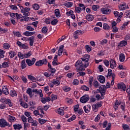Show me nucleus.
I'll list each match as a JSON object with an SVG mask.
<instances>
[{"mask_svg": "<svg viewBox=\"0 0 130 130\" xmlns=\"http://www.w3.org/2000/svg\"><path fill=\"white\" fill-rule=\"evenodd\" d=\"M8 121L10 122H14L16 121V117L12 116L11 115L8 116Z\"/></svg>", "mask_w": 130, "mask_h": 130, "instance_id": "nucleus-34", "label": "nucleus"}, {"mask_svg": "<svg viewBox=\"0 0 130 130\" xmlns=\"http://www.w3.org/2000/svg\"><path fill=\"white\" fill-rule=\"evenodd\" d=\"M9 30L7 28H3L2 27H0V32L1 34H5V33L8 32Z\"/></svg>", "mask_w": 130, "mask_h": 130, "instance_id": "nucleus-41", "label": "nucleus"}, {"mask_svg": "<svg viewBox=\"0 0 130 130\" xmlns=\"http://www.w3.org/2000/svg\"><path fill=\"white\" fill-rule=\"evenodd\" d=\"M35 61H36V58H32L31 60L30 59L25 60V62L28 67H32V66L35 63Z\"/></svg>", "mask_w": 130, "mask_h": 130, "instance_id": "nucleus-8", "label": "nucleus"}, {"mask_svg": "<svg viewBox=\"0 0 130 130\" xmlns=\"http://www.w3.org/2000/svg\"><path fill=\"white\" fill-rule=\"evenodd\" d=\"M75 34H77V35H83L84 34V31L81 30H77L75 31Z\"/></svg>", "mask_w": 130, "mask_h": 130, "instance_id": "nucleus-54", "label": "nucleus"}, {"mask_svg": "<svg viewBox=\"0 0 130 130\" xmlns=\"http://www.w3.org/2000/svg\"><path fill=\"white\" fill-rule=\"evenodd\" d=\"M86 20H87L88 22H92V21L94 20V17L91 14L87 15L86 16Z\"/></svg>", "mask_w": 130, "mask_h": 130, "instance_id": "nucleus-32", "label": "nucleus"}, {"mask_svg": "<svg viewBox=\"0 0 130 130\" xmlns=\"http://www.w3.org/2000/svg\"><path fill=\"white\" fill-rule=\"evenodd\" d=\"M57 23H58V20L56 19L53 20L51 22V25H52V26H55V25H56V24H57Z\"/></svg>", "mask_w": 130, "mask_h": 130, "instance_id": "nucleus-50", "label": "nucleus"}, {"mask_svg": "<svg viewBox=\"0 0 130 130\" xmlns=\"http://www.w3.org/2000/svg\"><path fill=\"white\" fill-rule=\"evenodd\" d=\"M57 113L60 115H63L64 114V111L62 109L59 108L57 110Z\"/></svg>", "mask_w": 130, "mask_h": 130, "instance_id": "nucleus-45", "label": "nucleus"}, {"mask_svg": "<svg viewBox=\"0 0 130 130\" xmlns=\"http://www.w3.org/2000/svg\"><path fill=\"white\" fill-rule=\"evenodd\" d=\"M12 33L14 36H15V37H17V38L22 37V35H21V32H20V31H13Z\"/></svg>", "mask_w": 130, "mask_h": 130, "instance_id": "nucleus-30", "label": "nucleus"}, {"mask_svg": "<svg viewBox=\"0 0 130 130\" xmlns=\"http://www.w3.org/2000/svg\"><path fill=\"white\" fill-rule=\"evenodd\" d=\"M48 68H49L48 69V72H51L52 73H55V72H56V69L52 68L51 64L49 62H48Z\"/></svg>", "mask_w": 130, "mask_h": 130, "instance_id": "nucleus-16", "label": "nucleus"}, {"mask_svg": "<svg viewBox=\"0 0 130 130\" xmlns=\"http://www.w3.org/2000/svg\"><path fill=\"white\" fill-rule=\"evenodd\" d=\"M108 77H112V78H115V74L114 73H112V70L111 69L108 70L107 78H108Z\"/></svg>", "mask_w": 130, "mask_h": 130, "instance_id": "nucleus-22", "label": "nucleus"}, {"mask_svg": "<svg viewBox=\"0 0 130 130\" xmlns=\"http://www.w3.org/2000/svg\"><path fill=\"white\" fill-rule=\"evenodd\" d=\"M32 55V53L31 51H29L27 53H24V58H29Z\"/></svg>", "mask_w": 130, "mask_h": 130, "instance_id": "nucleus-39", "label": "nucleus"}, {"mask_svg": "<svg viewBox=\"0 0 130 130\" xmlns=\"http://www.w3.org/2000/svg\"><path fill=\"white\" fill-rule=\"evenodd\" d=\"M85 49L86 50L87 52H90L91 50H92V47H90V46L87 45L85 46Z\"/></svg>", "mask_w": 130, "mask_h": 130, "instance_id": "nucleus-51", "label": "nucleus"}, {"mask_svg": "<svg viewBox=\"0 0 130 130\" xmlns=\"http://www.w3.org/2000/svg\"><path fill=\"white\" fill-rule=\"evenodd\" d=\"M27 78L28 80H30L31 82H36V81L37 80V79L36 77L31 75H27Z\"/></svg>", "mask_w": 130, "mask_h": 130, "instance_id": "nucleus-31", "label": "nucleus"}, {"mask_svg": "<svg viewBox=\"0 0 130 130\" xmlns=\"http://www.w3.org/2000/svg\"><path fill=\"white\" fill-rule=\"evenodd\" d=\"M52 81L54 85L55 86H59V85L60 84V81H59V80H58L57 78L53 79Z\"/></svg>", "mask_w": 130, "mask_h": 130, "instance_id": "nucleus-27", "label": "nucleus"}, {"mask_svg": "<svg viewBox=\"0 0 130 130\" xmlns=\"http://www.w3.org/2000/svg\"><path fill=\"white\" fill-rule=\"evenodd\" d=\"M38 120H39V122L41 123V124H44V123H45V122L47 121L46 120L41 119V118H39Z\"/></svg>", "mask_w": 130, "mask_h": 130, "instance_id": "nucleus-58", "label": "nucleus"}, {"mask_svg": "<svg viewBox=\"0 0 130 130\" xmlns=\"http://www.w3.org/2000/svg\"><path fill=\"white\" fill-rule=\"evenodd\" d=\"M26 67L27 64H26V61H25V59L22 60L21 62L20 68L22 69V70H24V69H26Z\"/></svg>", "mask_w": 130, "mask_h": 130, "instance_id": "nucleus-26", "label": "nucleus"}, {"mask_svg": "<svg viewBox=\"0 0 130 130\" xmlns=\"http://www.w3.org/2000/svg\"><path fill=\"white\" fill-rule=\"evenodd\" d=\"M103 62L104 64L106 66V67H109V64L110 63L109 62V61L107 59H105L103 61Z\"/></svg>", "mask_w": 130, "mask_h": 130, "instance_id": "nucleus-62", "label": "nucleus"}, {"mask_svg": "<svg viewBox=\"0 0 130 130\" xmlns=\"http://www.w3.org/2000/svg\"><path fill=\"white\" fill-rule=\"evenodd\" d=\"M126 45H127V42L125 40H122L118 44V47H123Z\"/></svg>", "mask_w": 130, "mask_h": 130, "instance_id": "nucleus-15", "label": "nucleus"}, {"mask_svg": "<svg viewBox=\"0 0 130 130\" xmlns=\"http://www.w3.org/2000/svg\"><path fill=\"white\" fill-rule=\"evenodd\" d=\"M71 87L67 85H65L62 87V89L64 92H70V91H71Z\"/></svg>", "mask_w": 130, "mask_h": 130, "instance_id": "nucleus-36", "label": "nucleus"}, {"mask_svg": "<svg viewBox=\"0 0 130 130\" xmlns=\"http://www.w3.org/2000/svg\"><path fill=\"white\" fill-rule=\"evenodd\" d=\"M63 6L66 7V8H71V7H73V3L68 2L66 3H64Z\"/></svg>", "mask_w": 130, "mask_h": 130, "instance_id": "nucleus-40", "label": "nucleus"}, {"mask_svg": "<svg viewBox=\"0 0 130 130\" xmlns=\"http://www.w3.org/2000/svg\"><path fill=\"white\" fill-rule=\"evenodd\" d=\"M92 110H93V111H94V112H97V111H98V108L97 105H96V104H94L92 105Z\"/></svg>", "mask_w": 130, "mask_h": 130, "instance_id": "nucleus-48", "label": "nucleus"}, {"mask_svg": "<svg viewBox=\"0 0 130 130\" xmlns=\"http://www.w3.org/2000/svg\"><path fill=\"white\" fill-rule=\"evenodd\" d=\"M93 85L95 88H98L99 87V83L96 80L93 81Z\"/></svg>", "mask_w": 130, "mask_h": 130, "instance_id": "nucleus-56", "label": "nucleus"}, {"mask_svg": "<svg viewBox=\"0 0 130 130\" xmlns=\"http://www.w3.org/2000/svg\"><path fill=\"white\" fill-rule=\"evenodd\" d=\"M49 73H51L50 74L48 72H44L43 75L46 77V78H49L50 77H52L53 75H54L55 73H52V72H49Z\"/></svg>", "mask_w": 130, "mask_h": 130, "instance_id": "nucleus-28", "label": "nucleus"}, {"mask_svg": "<svg viewBox=\"0 0 130 130\" xmlns=\"http://www.w3.org/2000/svg\"><path fill=\"white\" fill-rule=\"evenodd\" d=\"M18 57H19V58H20L21 59H23V58H24V54L21 53L20 52H18V54H17Z\"/></svg>", "mask_w": 130, "mask_h": 130, "instance_id": "nucleus-59", "label": "nucleus"}, {"mask_svg": "<svg viewBox=\"0 0 130 130\" xmlns=\"http://www.w3.org/2000/svg\"><path fill=\"white\" fill-rule=\"evenodd\" d=\"M45 23H46L47 24V25L50 24V18H47L45 19Z\"/></svg>", "mask_w": 130, "mask_h": 130, "instance_id": "nucleus-64", "label": "nucleus"}, {"mask_svg": "<svg viewBox=\"0 0 130 130\" xmlns=\"http://www.w3.org/2000/svg\"><path fill=\"white\" fill-rule=\"evenodd\" d=\"M18 6L20 8L21 13H23V16H30V12H30V8L25 7V8H24V7L21 6V5L20 4L18 5Z\"/></svg>", "mask_w": 130, "mask_h": 130, "instance_id": "nucleus-2", "label": "nucleus"}, {"mask_svg": "<svg viewBox=\"0 0 130 130\" xmlns=\"http://www.w3.org/2000/svg\"><path fill=\"white\" fill-rule=\"evenodd\" d=\"M10 95L12 97H15V96H17V93H16L15 90H11L10 91Z\"/></svg>", "mask_w": 130, "mask_h": 130, "instance_id": "nucleus-49", "label": "nucleus"}, {"mask_svg": "<svg viewBox=\"0 0 130 130\" xmlns=\"http://www.w3.org/2000/svg\"><path fill=\"white\" fill-rule=\"evenodd\" d=\"M55 13V16L57 17V18H60L61 15H60V12L59 11V9H56L54 11Z\"/></svg>", "mask_w": 130, "mask_h": 130, "instance_id": "nucleus-35", "label": "nucleus"}, {"mask_svg": "<svg viewBox=\"0 0 130 130\" xmlns=\"http://www.w3.org/2000/svg\"><path fill=\"white\" fill-rule=\"evenodd\" d=\"M27 41H29L30 46H33L34 42H35V37L31 36L27 39Z\"/></svg>", "mask_w": 130, "mask_h": 130, "instance_id": "nucleus-12", "label": "nucleus"}, {"mask_svg": "<svg viewBox=\"0 0 130 130\" xmlns=\"http://www.w3.org/2000/svg\"><path fill=\"white\" fill-rule=\"evenodd\" d=\"M6 53V51L4 50L0 49V60L2 58H4L5 57V54Z\"/></svg>", "mask_w": 130, "mask_h": 130, "instance_id": "nucleus-37", "label": "nucleus"}, {"mask_svg": "<svg viewBox=\"0 0 130 130\" xmlns=\"http://www.w3.org/2000/svg\"><path fill=\"white\" fill-rule=\"evenodd\" d=\"M48 31V28H47V27L46 26H44L42 28V32L43 33V34H47Z\"/></svg>", "mask_w": 130, "mask_h": 130, "instance_id": "nucleus-44", "label": "nucleus"}, {"mask_svg": "<svg viewBox=\"0 0 130 130\" xmlns=\"http://www.w3.org/2000/svg\"><path fill=\"white\" fill-rule=\"evenodd\" d=\"M26 93L29 95L30 98H32V97H33V94H32L33 91L32 90V89H31V88L30 87L27 88L26 90Z\"/></svg>", "mask_w": 130, "mask_h": 130, "instance_id": "nucleus-25", "label": "nucleus"}, {"mask_svg": "<svg viewBox=\"0 0 130 130\" xmlns=\"http://www.w3.org/2000/svg\"><path fill=\"white\" fill-rule=\"evenodd\" d=\"M77 72H84L86 68L89 67V63H85L82 60H78L75 65Z\"/></svg>", "mask_w": 130, "mask_h": 130, "instance_id": "nucleus-1", "label": "nucleus"}, {"mask_svg": "<svg viewBox=\"0 0 130 130\" xmlns=\"http://www.w3.org/2000/svg\"><path fill=\"white\" fill-rule=\"evenodd\" d=\"M23 124H24V130H27V127H30V124L28 123L25 122V123H23Z\"/></svg>", "mask_w": 130, "mask_h": 130, "instance_id": "nucleus-60", "label": "nucleus"}, {"mask_svg": "<svg viewBox=\"0 0 130 130\" xmlns=\"http://www.w3.org/2000/svg\"><path fill=\"white\" fill-rule=\"evenodd\" d=\"M40 8V6H39V5H38V4H35L34 5H32V8L34 10L38 11V10H39Z\"/></svg>", "mask_w": 130, "mask_h": 130, "instance_id": "nucleus-43", "label": "nucleus"}, {"mask_svg": "<svg viewBox=\"0 0 130 130\" xmlns=\"http://www.w3.org/2000/svg\"><path fill=\"white\" fill-rule=\"evenodd\" d=\"M9 63L10 62L5 61L1 65L2 69H7V68H9Z\"/></svg>", "mask_w": 130, "mask_h": 130, "instance_id": "nucleus-33", "label": "nucleus"}, {"mask_svg": "<svg viewBox=\"0 0 130 130\" xmlns=\"http://www.w3.org/2000/svg\"><path fill=\"white\" fill-rule=\"evenodd\" d=\"M125 58V56L124 55V54L123 53L120 54L119 59L121 62H123V61H124Z\"/></svg>", "mask_w": 130, "mask_h": 130, "instance_id": "nucleus-29", "label": "nucleus"}, {"mask_svg": "<svg viewBox=\"0 0 130 130\" xmlns=\"http://www.w3.org/2000/svg\"><path fill=\"white\" fill-rule=\"evenodd\" d=\"M9 55L10 58H13L15 56V55H16V52L14 51H10L9 52Z\"/></svg>", "mask_w": 130, "mask_h": 130, "instance_id": "nucleus-38", "label": "nucleus"}, {"mask_svg": "<svg viewBox=\"0 0 130 130\" xmlns=\"http://www.w3.org/2000/svg\"><path fill=\"white\" fill-rule=\"evenodd\" d=\"M13 128L15 130H20L23 128V126L21 124H15L13 125Z\"/></svg>", "mask_w": 130, "mask_h": 130, "instance_id": "nucleus-20", "label": "nucleus"}, {"mask_svg": "<svg viewBox=\"0 0 130 130\" xmlns=\"http://www.w3.org/2000/svg\"><path fill=\"white\" fill-rule=\"evenodd\" d=\"M76 115H73L71 118L68 119L67 121L68 122H71V121H73V120H75L76 119Z\"/></svg>", "mask_w": 130, "mask_h": 130, "instance_id": "nucleus-53", "label": "nucleus"}, {"mask_svg": "<svg viewBox=\"0 0 130 130\" xmlns=\"http://www.w3.org/2000/svg\"><path fill=\"white\" fill-rule=\"evenodd\" d=\"M98 81L100 82L102 84H104L105 83V77L102 75H99L97 78Z\"/></svg>", "mask_w": 130, "mask_h": 130, "instance_id": "nucleus-17", "label": "nucleus"}, {"mask_svg": "<svg viewBox=\"0 0 130 130\" xmlns=\"http://www.w3.org/2000/svg\"><path fill=\"white\" fill-rule=\"evenodd\" d=\"M64 47V46L61 45L59 46V48L58 51V55L59 56H60L62 54V52H63V48Z\"/></svg>", "mask_w": 130, "mask_h": 130, "instance_id": "nucleus-23", "label": "nucleus"}, {"mask_svg": "<svg viewBox=\"0 0 130 130\" xmlns=\"http://www.w3.org/2000/svg\"><path fill=\"white\" fill-rule=\"evenodd\" d=\"M16 44H17L20 48H22V49H29V46L27 44H23L21 42L18 41L16 42Z\"/></svg>", "mask_w": 130, "mask_h": 130, "instance_id": "nucleus-6", "label": "nucleus"}, {"mask_svg": "<svg viewBox=\"0 0 130 130\" xmlns=\"http://www.w3.org/2000/svg\"><path fill=\"white\" fill-rule=\"evenodd\" d=\"M110 67L111 69H114L116 68V61L113 59H110Z\"/></svg>", "mask_w": 130, "mask_h": 130, "instance_id": "nucleus-13", "label": "nucleus"}, {"mask_svg": "<svg viewBox=\"0 0 130 130\" xmlns=\"http://www.w3.org/2000/svg\"><path fill=\"white\" fill-rule=\"evenodd\" d=\"M118 90H120L121 91H125L126 89V85H125L123 82H121L117 84Z\"/></svg>", "mask_w": 130, "mask_h": 130, "instance_id": "nucleus-5", "label": "nucleus"}, {"mask_svg": "<svg viewBox=\"0 0 130 130\" xmlns=\"http://www.w3.org/2000/svg\"><path fill=\"white\" fill-rule=\"evenodd\" d=\"M2 92L5 95H9V89L6 86H3Z\"/></svg>", "mask_w": 130, "mask_h": 130, "instance_id": "nucleus-24", "label": "nucleus"}, {"mask_svg": "<svg viewBox=\"0 0 130 130\" xmlns=\"http://www.w3.org/2000/svg\"><path fill=\"white\" fill-rule=\"evenodd\" d=\"M119 76L120 77V78H124L125 77V73L123 72H120L119 74Z\"/></svg>", "mask_w": 130, "mask_h": 130, "instance_id": "nucleus-63", "label": "nucleus"}, {"mask_svg": "<svg viewBox=\"0 0 130 130\" xmlns=\"http://www.w3.org/2000/svg\"><path fill=\"white\" fill-rule=\"evenodd\" d=\"M21 119L23 123H24L25 122H27V118L25 116H24V115L21 116Z\"/></svg>", "mask_w": 130, "mask_h": 130, "instance_id": "nucleus-57", "label": "nucleus"}, {"mask_svg": "<svg viewBox=\"0 0 130 130\" xmlns=\"http://www.w3.org/2000/svg\"><path fill=\"white\" fill-rule=\"evenodd\" d=\"M118 8L120 11H124L126 9L128 8V6L127 5L126 7V4L123 3V4L119 5Z\"/></svg>", "mask_w": 130, "mask_h": 130, "instance_id": "nucleus-14", "label": "nucleus"}, {"mask_svg": "<svg viewBox=\"0 0 130 130\" xmlns=\"http://www.w3.org/2000/svg\"><path fill=\"white\" fill-rule=\"evenodd\" d=\"M48 61L46 59V58H43V59H40L36 62L35 66L36 67H42V66H46Z\"/></svg>", "mask_w": 130, "mask_h": 130, "instance_id": "nucleus-4", "label": "nucleus"}, {"mask_svg": "<svg viewBox=\"0 0 130 130\" xmlns=\"http://www.w3.org/2000/svg\"><path fill=\"white\" fill-rule=\"evenodd\" d=\"M9 8L14 11H17V10H18V7H17L16 5H11L9 6Z\"/></svg>", "mask_w": 130, "mask_h": 130, "instance_id": "nucleus-52", "label": "nucleus"}, {"mask_svg": "<svg viewBox=\"0 0 130 130\" xmlns=\"http://www.w3.org/2000/svg\"><path fill=\"white\" fill-rule=\"evenodd\" d=\"M106 86L104 85H102L99 87V92L101 93V96H104L106 93Z\"/></svg>", "mask_w": 130, "mask_h": 130, "instance_id": "nucleus-7", "label": "nucleus"}, {"mask_svg": "<svg viewBox=\"0 0 130 130\" xmlns=\"http://www.w3.org/2000/svg\"><path fill=\"white\" fill-rule=\"evenodd\" d=\"M81 88V90H83L84 91H89V87L85 85L82 86Z\"/></svg>", "mask_w": 130, "mask_h": 130, "instance_id": "nucleus-61", "label": "nucleus"}, {"mask_svg": "<svg viewBox=\"0 0 130 130\" xmlns=\"http://www.w3.org/2000/svg\"><path fill=\"white\" fill-rule=\"evenodd\" d=\"M35 34V31H26L25 32L23 33V35H24L25 36H27V37H29V36H32V35H34Z\"/></svg>", "mask_w": 130, "mask_h": 130, "instance_id": "nucleus-21", "label": "nucleus"}, {"mask_svg": "<svg viewBox=\"0 0 130 130\" xmlns=\"http://www.w3.org/2000/svg\"><path fill=\"white\" fill-rule=\"evenodd\" d=\"M10 100H11L10 99H7L6 98H1L0 99V102H2V103H4V104H8Z\"/></svg>", "mask_w": 130, "mask_h": 130, "instance_id": "nucleus-19", "label": "nucleus"}, {"mask_svg": "<svg viewBox=\"0 0 130 130\" xmlns=\"http://www.w3.org/2000/svg\"><path fill=\"white\" fill-rule=\"evenodd\" d=\"M122 127L124 130H130L129 126L126 124H122Z\"/></svg>", "mask_w": 130, "mask_h": 130, "instance_id": "nucleus-42", "label": "nucleus"}, {"mask_svg": "<svg viewBox=\"0 0 130 130\" xmlns=\"http://www.w3.org/2000/svg\"><path fill=\"white\" fill-rule=\"evenodd\" d=\"M89 99L90 97H89V95L85 94L80 98V101L81 103H86V102H88V101H89Z\"/></svg>", "mask_w": 130, "mask_h": 130, "instance_id": "nucleus-9", "label": "nucleus"}, {"mask_svg": "<svg viewBox=\"0 0 130 130\" xmlns=\"http://www.w3.org/2000/svg\"><path fill=\"white\" fill-rule=\"evenodd\" d=\"M11 127L12 126V124H9L7 120L4 118L0 119V127Z\"/></svg>", "mask_w": 130, "mask_h": 130, "instance_id": "nucleus-3", "label": "nucleus"}, {"mask_svg": "<svg viewBox=\"0 0 130 130\" xmlns=\"http://www.w3.org/2000/svg\"><path fill=\"white\" fill-rule=\"evenodd\" d=\"M3 47L5 49H9L11 47V46L8 43H5L4 44Z\"/></svg>", "mask_w": 130, "mask_h": 130, "instance_id": "nucleus-55", "label": "nucleus"}, {"mask_svg": "<svg viewBox=\"0 0 130 130\" xmlns=\"http://www.w3.org/2000/svg\"><path fill=\"white\" fill-rule=\"evenodd\" d=\"M81 59L85 63H89V59H90L89 55H84L83 58H81Z\"/></svg>", "mask_w": 130, "mask_h": 130, "instance_id": "nucleus-11", "label": "nucleus"}, {"mask_svg": "<svg viewBox=\"0 0 130 130\" xmlns=\"http://www.w3.org/2000/svg\"><path fill=\"white\" fill-rule=\"evenodd\" d=\"M93 81H94V78H93V77H90L89 79V87H91L92 85H93L92 84Z\"/></svg>", "mask_w": 130, "mask_h": 130, "instance_id": "nucleus-46", "label": "nucleus"}, {"mask_svg": "<svg viewBox=\"0 0 130 130\" xmlns=\"http://www.w3.org/2000/svg\"><path fill=\"white\" fill-rule=\"evenodd\" d=\"M101 12L104 15H109L111 13V10L109 8H102L101 9Z\"/></svg>", "mask_w": 130, "mask_h": 130, "instance_id": "nucleus-10", "label": "nucleus"}, {"mask_svg": "<svg viewBox=\"0 0 130 130\" xmlns=\"http://www.w3.org/2000/svg\"><path fill=\"white\" fill-rule=\"evenodd\" d=\"M32 92L33 93L39 94V95H40V97L41 98L43 97V93H42V90L41 89L38 90L37 89H33Z\"/></svg>", "mask_w": 130, "mask_h": 130, "instance_id": "nucleus-18", "label": "nucleus"}, {"mask_svg": "<svg viewBox=\"0 0 130 130\" xmlns=\"http://www.w3.org/2000/svg\"><path fill=\"white\" fill-rule=\"evenodd\" d=\"M103 29L105 30H109V29H110V26H109V25L107 23H104Z\"/></svg>", "mask_w": 130, "mask_h": 130, "instance_id": "nucleus-47", "label": "nucleus"}]
</instances>
